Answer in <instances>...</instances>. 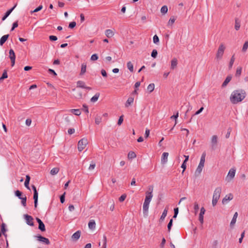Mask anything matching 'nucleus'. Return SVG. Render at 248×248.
I'll return each instance as SVG.
<instances>
[{"mask_svg":"<svg viewBox=\"0 0 248 248\" xmlns=\"http://www.w3.org/2000/svg\"><path fill=\"white\" fill-rule=\"evenodd\" d=\"M246 95V92L244 90H235L230 95V102L233 104H238L242 102L245 98Z\"/></svg>","mask_w":248,"mask_h":248,"instance_id":"obj_1","label":"nucleus"},{"mask_svg":"<svg viewBox=\"0 0 248 248\" xmlns=\"http://www.w3.org/2000/svg\"><path fill=\"white\" fill-rule=\"evenodd\" d=\"M153 190L152 187L150 191H147L145 193V198L143 204V214L144 217H147L148 215L149 204L153 197Z\"/></svg>","mask_w":248,"mask_h":248,"instance_id":"obj_2","label":"nucleus"},{"mask_svg":"<svg viewBox=\"0 0 248 248\" xmlns=\"http://www.w3.org/2000/svg\"><path fill=\"white\" fill-rule=\"evenodd\" d=\"M221 191L222 188L220 186L216 187L214 191L212 201L213 206L214 207L217 204L218 200L219 199L220 197Z\"/></svg>","mask_w":248,"mask_h":248,"instance_id":"obj_3","label":"nucleus"},{"mask_svg":"<svg viewBox=\"0 0 248 248\" xmlns=\"http://www.w3.org/2000/svg\"><path fill=\"white\" fill-rule=\"evenodd\" d=\"M226 46L223 43H221L218 46L216 54V59L217 60H221L223 56Z\"/></svg>","mask_w":248,"mask_h":248,"instance_id":"obj_4","label":"nucleus"},{"mask_svg":"<svg viewBox=\"0 0 248 248\" xmlns=\"http://www.w3.org/2000/svg\"><path fill=\"white\" fill-rule=\"evenodd\" d=\"M88 143V140L86 138H82L78 142V148L79 152H81Z\"/></svg>","mask_w":248,"mask_h":248,"instance_id":"obj_5","label":"nucleus"},{"mask_svg":"<svg viewBox=\"0 0 248 248\" xmlns=\"http://www.w3.org/2000/svg\"><path fill=\"white\" fill-rule=\"evenodd\" d=\"M236 170L234 168H232L229 171V172L226 177V179L228 181L232 180L235 176Z\"/></svg>","mask_w":248,"mask_h":248,"instance_id":"obj_6","label":"nucleus"},{"mask_svg":"<svg viewBox=\"0 0 248 248\" xmlns=\"http://www.w3.org/2000/svg\"><path fill=\"white\" fill-rule=\"evenodd\" d=\"M9 58L11 61V66H13L15 63L16 55L12 49H11L9 50Z\"/></svg>","mask_w":248,"mask_h":248,"instance_id":"obj_7","label":"nucleus"},{"mask_svg":"<svg viewBox=\"0 0 248 248\" xmlns=\"http://www.w3.org/2000/svg\"><path fill=\"white\" fill-rule=\"evenodd\" d=\"M205 212V209L203 207H202L200 209V213L199 216V220L200 223L202 224L204 220V215Z\"/></svg>","mask_w":248,"mask_h":248,"instance_id":"obj_8","label":"nucleus"},{"mask_svg":"<svg viewBox=\"0 0 248 248\" xmlns=\"http://www.w3.org/2000/svg\"><path fill=\"white\" fill-rule=\"evenodd\" d=\"M24 216L27 223L30 226H33L34 225V223L33 222V219L32 217L28 215H25Z\"/></svg>","mask_w":248,"mask_h":248,"instance_id":"obj_9","label":"nucleus"},{"mask_svg":"<svg viewBox=\"0 0 248 248\" xmlns=\"http://www.w3.org/2000/svg\"><path fill=\"white\" fill-rule=\"evenodd\" d=\"M36 219L39 224L38 229L40 230H41L42 232L45 231L46 228H45V224H44V223L42 221V220L40 218H39L38 217H37L36 218Z\"/></svg>","mask_w":248,"mask_h":248,"instance_id":"obj_10","label":"nucleus"},{"mask_svg":"<svg viewBox=\"0 0 248 248\" xmlns=\"http://www.w3.org/2000/svg\"><path fill=\"white\" fill-rule=\"evenodd\" d=\"M73 91L74 92L73 95L75 98H76L77 99H80L82 98V93L80 90L74 89Z\"/></svg>","mask_w":248,"mask_h":248,"instance_id":"obj_11","label":"nucleus"},{"mask_svg":"<svg viewBox=\"0 0 248 248\" xmlns=\"http://www.w3.org/2000/svg\"><path fill=\"white\" fill-rule=\"evenodd\" d=\"M77 87H79L83 89H86L89 90H91V88L89 87H87L85 85V83L84 82L82 81H78L77 82Z\"/></svg>","mask_w":248,"mask_h":248,"instance_id":"obj_12","label":"nucleus"},{"mask_svg":"<svg viewBox=\"0 0 248 248\" xmlns=\"http://www.w3.org/2000/svg\"><path fill=\"white\" fill-rule=\"evenodd\" d=\"M211 146L214 148L217 143V137L216 135H213L211 139Z\"/></svg>","mask_w":248,"mask_h":248,"instance_id":"obj_13","label":"nucleus"},{"mask_svg":"<svg viewBox=\"0 0 248 248\" xmlns=\"http://www.w3.org/2000/svg\"><path fill=\"white\" fill-rule=\"evenodd\" d=\"M237 217H238V213H237V212H235L234 213V214L233 215V217H232V218L231 221V223H230V227L232 228H233V227L236 223Z\"/></svg>","mask_w":248,"mask_h":248,"instance_id":"obj_14","label":"nucleus"},{"mask_svg":"<svg viewBox=\"0 0 248 248\" xmlns=\"http://www.w3.org/2000/svg\"><path fill=\"white\" fill-rule=\"evenodd\" d=\"M233 198V196L232 194L226 195L225 197L222 199V202L223 204H225L228 201L232 200Z\"/></svg>","mask_w":248,"mask_h":248,"instance_id":"obj_15","label":"nucleus"},{"mask_svg":"<svg viewBox=\"0 0 248 248\" xmlns=\"http://www.w3.org/2000/svg\"><path fill=\"white\" fill-rule=\"evenodd\" d=\"M80 236V232L78 231L75 232L71 237V238L73 241H77Z\"/></svg>","mask_w":248,"mask_h":248,"instance_id":"obj_16","label":"nucleus"},{"mask_svg":"<svg viewBox=\"0 0 248 248\" xmlns=\"http://www.w3.org/2000/svg\"><path fill=\"white\" fill-rule=\"evenodd\" d=\"M169 156V153L164 152L163 153L161 157V162L163 164H165L168 161V157Z\"/></svg>","mask_w":248,"mask_h":248,"instance_id":"obj_17","label":"nucleus"},{"mask_svg":"<svg viewBox=\"0 0 248 248\" xmlns=\"http://www.w3.org/2000/svg\"><path fill=\"white\" fill-rule=\"evenodd\" d=\"M232 76L231 75L228 76L226 77V78H225L224 82H223V83L222 84V87H226L227 85V84L230 82V81L232 79Z\"/></svg>","mask_w":248,"mask_h":248,"instance_id":"obj_18","label":"nucleus"},{"mask_svg":"<svg viewBox=\"0 0 248 248\" xmlns=\"http://www.w3.org/2000/svg\"><path fill=\"white\" fill-rule=\"evenodd\" d=\"M134 97H132V96L129 97L125 104V107H128L129 106L133 104V103L134 102Z\"/></svg>","mask_w":248,"mask_h":248,"instance_id":"obj_19","label":"nucleus"},{"mask_svg":"<svg viewBox=\"0 0 248 248\" xmlns=\"http://www.w3.org/2000/svg\"><path fill=\"white\" fill-rule=\"evenodd\" d=\"M204 164L199 163V164L195 171V173L196 174L199 175L201 173V172L202 170V169L204 167Z\"/></svg>","mask_w":248,"mask_h":248,"instance_id":"obj_20","label":"nucleus"},{"mask_svg":"<svg viewBox=\"0 0 248 248\" xmlns=\"http://www.w3.org/2000/svg\"><path fill=\"white\" fill-rule=\"evenodd\" d=\"M16 7V5L6 12L5 15L2 18V21H4L10 15Z\"/></svg>","mask_w":248,"mask_h":248,"instance_id":"obj_21","label":"nucleus"},{"mask_svg":"<svg viewBox=\"0 0 248 248\" xmlns=\"http://www.w3.org/2000/svg\"><path fill=\"white\" fill-rule=\"evenodd\" d=\"M9 36V34L4 35L0 39V45L2 46L7 41Z\"/></svg>","mask_w":248,"mask_h":248,"instance_id":"obj_22","label":"nucleus"},{"mask_svg":"<svg viewBox=\"0 0 248 248\" xmlns=\"http://www.w3.org/2000/svg\"><path fill=\"white\" fill-rule=\"evenodd\" d=\"M178 62L176 58H173L171 61L170 68L174 69L177 66Z\"/></svg>","mask_w":248,"mask_h":248,"instance_id":"obj_23","label":"nucleus"},{"mask_svg":"<svg viewBox=\"0 0 248 248\" xmlns=\"http://www.w3.org/2000/svg\"><path fill=\"white\" fill-rule=\"evenodd\" d=\"M30 176L29 175L26 176V179L24 183L25 186L28 189H30L29 187V183L30 181Z\"/></svg>","mask_w":248,"mask_h":248,"instance_id":"obj_24","label":"nucleus"},{"mask_svg":"<svg viewBox=\"0 0 248 248\" xmlns=\"http://www.w3.org/2000/svg\"><path fill=\"white\" fill-rule=\"evenodd\" d=\"M96 226L95 222L94 220H91L88 223V227L90 229H94Z\"/></svg>","mask_w":248,"mask_h":248,"instance_id":"obj_25","label":"nucleus"},{"mask_svg":"<svg viewBox=\"0 0 248 248\" xmlns=\"http://www.w3.org/2000/svg\"><path fill=\"white\" fill-rule=\"evenodd\" d=\"M69 111L77 116H79L81 114V111L79 109H71L69 110Z\"/></svg>","mask_w":248,"mask_h":248,"instance_id":"obj_26","label":"nucleus"},{"mask_svg":"<svg viewBox=\"0 0 248 248\" xmlns=\"http://www.w3.org/2000/svg\"><path fill=\"white\" fill-rule=\"evenodd\" d=\"M33 199L34 200V207L36 208L38 202V193L37 191H35L33 194Z\"/></svg>","mask_w":248,"mask_h":248,"instance_id":"obj_27","label":"nucleus"},{"mask_svg":"<svg viewBox=\"0 0 248 248\" xmlns=\"http://www.w3.org/2000/svg\"><path fill=\"white\" fill-rule=\"evenodd\" d=\"M105 34L108 37L110 38L113 36L114 32L111 30L108 29L105 31Z\"/></svg>","mask_w":248,"mask_h":248,"instance_id":"obj_28","label":"nucleus"},{"mask_svg":"<svg viewBox=\"0 0 248 248\" xmlns=\"http://www.w3.org/2000/svg\"><path fill=\"white\" fill-rule=\"evenodd\" d=\"M175 20H176V18L174 16H171L168 22V26H172Z\"/></svg>","mask_w":248,"mask_h":248,"instance_id":"obj_29","label":"nucleus"},{"mask_svg":"<svg viewBox=\"0 0 248 248\" xmlns=\"http://www.w3.org/2000/svg\"><path fill=\"white\" fill-rule=\"evenodd\" d=\"M86 71V64L85 63H82L81 64V71L80 74L81 75H84Z\"/></svg>","mask_w":248,"mask_h":248,"instance_id":"obj_30","label":"nucleus"},{"mask_svg":"<svg viewBox=\"0 0 248 248\" xmlns=\"http://www.w3.org/2000/svg\"><path fill=\"white\" fill-rule=\"evenodd\" d=\"M36 237L37 238V240L40 242H44L46 244V238L43 237L41 235L36 236Z\"/></svg>","mask_w":248,"mask_h":248,"instance_id":"obj_31","label":"nucleus"},{"mask_svg":"<svg viewBox=\"0 0 248 248\" xmlns=\"http://www.w3.org/2000/svg\"><path fill=\"white\" fill-rule=\"evenodd\" d=\"M73 115L72 114L68 115L65 114L64 116L65 121L68 123H70L72 118H73Z\"/></svg>","mask_w":248,"mask_h":248,"instance_id":"obj_32","label":"nucleus"},{"mask_svg":"<svg viewBox=\"0 0 248 248\" xmlns=\"http://www.w3.org/2000/svg\"><path fill=\"white\" fill-rule=\"evenodd\" d=\"M100 94L99 93H96L93 96L91 99V101L92 102H96L99 97Z\"/></svg>","mask_w":248,"mask_h":248,"instance_id":"obj_33","label":"nucleus"},{"mask_svg":"<svg viewBox=\"0 0 248 248\" xmlns=\"http://www.w3.org/2000/svg\"><path fill=\"white\" fill-rule=\"evenodd\" d=\"M127 67L131 72H133V71H134L133 65L131 62H128L127 63Z\"/></svg>","mask_w":248,"mask_h":248,"instance_id":"obj_34","label":"nucleus"},{"mask_svg":"<svg viewBox=\"0 0 248 248\" xmlns=\"http://www.w3.org/2000/svg\"><path fill=\"white\" fill-rule=\"evenodd\" d=\"M242 71V67H240H240H238L237 68V69H236V71L235 76L237 77H240V75H241Z\"/></svg>","mask_w":248,"mask_h":248,"instance_id":"obj_35","label":"nucleus"},{"mask_svg":"<svg viewBox=\"0 0 248 248\" xmlns=\"http://www.w3.org/2000/svg\"><path fill=\"white\" fill-rule=\"evenodd\" d=\"M155 89V84L154 83L150 84L147 87V90L150 93H152Z\"/></svg>","mask_w":248,"mask_h":248,"instance_id":"obj_36","label":"nucleus"},{"mask_svg":"<svg viewBox=\"0 0 248 248\" xmlns=\"http://www.w3.org/2000/svg\"><path fill=\"white\" fill-rule=\"evenodd\" d=\"M167 213H168V209L165 208L164 210V211L162 214V215L160 217V219L164 220L165 219V218L167 216Z\"/></svg>","mask_w":248,"mask_h":248,"instance_id":"obj_37","label":"nucleus"},{"mask_svg":"<svg viewBox=\"0 0 248 248\" xmlns=\"http://www.w3.org/2000/svg\"><path fill=\"white\" fill-rule=\"evenodd\" d=\"M59 169L58 168H53L51 170H50V173L52 175H55L57 173H58V172H59Z\"/></svg>","mask_w":248,"mask_h":248,"instance_id":"obj_38","label":"nucleus"},{"mask_svg":"<svg viewBox=\"0 0 248 248\" xmlns=\"http://www.w3.org/2000/svg\"><path fill=\"white\" fill-rule=\"evenodd\" d=\"M8 78V75L7 73V71L6 70H4L3 74L2 75V76L0 78V81H2L5 78Z\"/></svg>","mask_w":248,"mask_h":248,"instance_id":"obj_39","label":"nucleus"},{"mask_svg":"<svg viewBox=\"0 0 248 248\" xmlns=\"http://www.w3.org/2000/svg\"><path fill=\"white\" fill-rule=\"evenodd\" d=\"M136 157V155L134 152H130L128 154V157L130 159L134 158Z\"/></svg>","mask_w":248,"mask_h":248,"instance_id":"obj_40","label":"nucleus"},{"mask_svg":"<svg viewBox=\"0 0 248 248\" xmlns=\"http://www.w3.org/2000/svg\"><path fill=\"white\" fill-rule=\"evenodd\" d=\"M6 224L4 223H2L1 225V232L3 234H4V232H6Z\"/></svg>","mask_w":248,"mask_h":248,"instance_id":"obj_41","label":"nucleus"},{"mask_svg":"<svg viewBox=\"0 0 248 248\" xmlns=\"http://www.w3.org/2000/svg\"><path fill=\"white\" fill-rule=\"evenodd\" d=\"M102 122V118L100 116H97L95 118V123L99 124Z\"/></svg>","mask_w":248,"mask_h":248,"instance_id":"obj_42","label":"nucleus"},{"mask_svg":"<svg viewBox=\"0 0 248 248\" xmlns=\"http://www.w3.org/2000/svg\"><path fill=\"white\" fill-rule=\"evenodd\" d=\"M168 12V7L167 6H163L161 8V12L162 14H165Z\"/></svg>","mask_w":248,"mask_h":248,"instance_id":"obj_43","label":"nucleus"},{"mask_svg":"<svg viewBox=\"0 0 248 248\" xmlns=\"http://www.w3.org/2000/svg\"><path fill=\"white\" fill-rule=\"evenodd\" d=\"M205 153H203L201 156L200 163H202L204 164L205 160Z\"/></svg>","mask_w":248,"mask_h":248,"instance_id":"obj_44","label":"nucleus"},{"mask_svg":"<svg viewBox=\"0 0 248 248\" xmlns=\"http://www.w3.org/2000/svg\"><path fill=\"white\" fill-rule=\"evenodd\" d=\"M248 48V41H246L245 42V43L243 45V47H242V51L243 52H246Z\"/></svg>","mask_w":248,"mask_h":248,"instance_id":"obj_45","label":"nucleus"},{"mask_svg":"<svg viewBox=\"0 0 248 248\" xmlns=\"http://www.w3.org/2000/svg\"><path fill=\"white\" fill-rule=\"evenodd\" d=\"M20 199L21 200V203L22 204V205L25 207L26 206V200H27V198L26 197L25 195H24V196L23 197H22V198H20Z\"/></svg>","mask_w":248,"mask_h":248,"instance_id":"obj_46","label":"nucleus"},{"mask_svg":"<svg viewBox=\"0 0 248 248\" xmlns=\"http://www.w3.org/2000/svg\"><path fill=\"white\" fill-rule=\"evenodd\" d=\"M199 209V206L198 203L197 202H195L194 204V209L195 210V214H196L198 212Z\"/></svg>","mask_w":248,"mask_h":248,"instance_id":"obj_47","label":"nucleus"},{"mask_svg":"<svg viewBox=\"0 0 248 248\" xmlns=\"http://www.w3.org/2000/svg\"><path fill=\"white\" fill-rule=\"evenodd\" d=\"M159 41V38L157 35H155L153 37V42L155 44H157Z\"/></svg>","mask_w":248,"mask_h":248,"instance_id":"obj_48","label":"nucleus"},{"mask_svg":"<svg viewBox=\"0 0 248 248\" xmlns=\"http://www.w3.org/2000/svg\"><path fill=\"white\" fill-rule=\"evenodd\" d=\"M15 195L16 196L18 197V198L20 199V198H22L23 197H21V196L22 195V193L18 190L15 191Z\"/></svg>","mask_w":248,"mask_h":248,"instance_id":"obj_49","label":"nucleus"},{"mask_svg":"<svg viewBox=\"0 0 248 248\" xmlns=\"http://www.w3.org/2000/svg\"><path fill=\"white\" fill-rule=\"evenodd\" d=\"M240 23L237 20H236L235 22V26H234L235 29L236 30L238 31L240 29Z\"/></svg>","mask_w":248,"mask_h":248,"instance_id":"obj_50","label":"nucleus"},{"mask_svg":"<svg viewBox=\"0 0 248 248\" xmlns=\"http://www.w3.org/2000/svg\"><path fill=\"white\" fill-rule=\"evenodd\" d=\"M157 55V51L156 49H153L151 53V56L154 58H155Z\"/></svg>","mask_w":248,"mask_h":248,"instance_id":"obj_51","label":"nucleus"},{"mask_svg":"<svg viewBox=\"0 0 248 248\" xmlns=\"http://www.w3.org/2000/svg\"><path fill=\"white\" fill-rule=\"evenodd\" d=\"M107 237H106V235H104L103 236V247L104 248H107Z\"/></svg>","mask_w":248,"mask_h":248,"instance_id":"obj_52","label":"nucleus"},{"mask_svg":"<svg viewBox=\"0 0 248 248\" xmlns=\"http://www.w3.org/2000/svg\"><path fill=\"white\" fill-rule=\"evenodd\" d=\"M126 198V195L124 194L121 196V197L119 198V201L120 202H123L125 200Z\"/></svg>","mask_w":248,"mask_h":248,"instance_id":"obj_53","label":"nucleus"},{"mask_svg":"<svg viewBox=\"0 0 248 248\" xmlns=\"http://www.w3.org/2000/svg\"><path fill=\"white\" fill-rule=\"evenodd\" d=\"M234 60H235V58H234V55H233L231 59L230 63H229V67L230 68H231L232 67V65L233 64Z\"/></svg>","mask_w":248,"mask_h":248,"instance_id":"obj_54","label":"nucleus"},{"mask_svg":"<svg viewBox=\"0 0 248 248\" xmlns=\"http://www.w3.org/2000/svg\"><path fill=\"white\" fill-rule=\"evenodd\" d=\"M172 221H173L172 219H171L170 220V221H169V223H168V226H167V227H168V231H169V232H170V229H171V226H172Z\"/></svg>","mask_w":248,"mask_h":248,"instance_id":"obj_55","label":"nucleus"},{"mask_svg":"<svg viewBox=\"0 0 248 248\" xmlns=\"http://www.w3.org/2000/svg\"><path fill=\"white\" fill-rule=\"evenodd\" d=\"M98 59V57L96 54H93L91 57V60L96 61Z\"/></svg>","mask_w":248,"mask_h":248,"instance_id":"obj_56","label":"nucleus"},{"mask_svg":"<svg viewBox=\"0 0 248 248\" xmlns=\"http://www.w3.org/2000/svg\"><path fill=\"white\" fill-rule=\"evenodd\" d=\"M179 116V113L178 112H177L175 115H173L172 116H171V119H175V125L177 124V121L176 119L178 118Z\"/></svg>","mask_w":248,"mask_h":248,"instance_id":"obj_57","label":"nucleus"},{"mask_svg":"<svg viewBox=\"0 0 248 248\" xmlns=\"http://www.w3.org/2000/svg\"><path fill=\"white\" fill-rule=\"evenodd\" d=\"M76 25V23L75 21L71 22L69 24V28L70 29L74 28Z\"/></svg>","mask_w":248,"mask_h":248,"instance_id":"obj_58","label":"nucleus"},{"mask_svg":"<svg viewBox=\"0 0 248 248\" xmlns=\"http://www.w3.org/2000/svg\"><path fill=\"white\" fill-rule=\"evenodd\" d=\"M95 163L93 162L92 164H90L88 169L90 170H92L95 168Z\"/></svg>","mask_w":248,"mask_h":248,"instance_id":"obj_59","label":"nucleus"},{"mask_svg":"<svg viewBox=\"0 0 248 248\" xmlns=\"http://www.w3.org/2000/svg\"><path fill=\"white\" fill-rule=\"evenodd\" d=\"M124 121V119H123V116L122 115L120 117H119V119L118 120V124L119 125H120L122 124L123 123V122Z\"/></svg>","mask_w":248,"mask_h":248,"instance_id":"obj_60","label":"nucleus"},{"mask_svg":"<svg viewBox=\"0 0 248 248\" xmlns=\"http://www.w3.org/2000/svg\"><path fill=\"white\" fill-rule=\"evenodd\" d=\"M43 8L42 5L39 6L37 8L34 9L33 11H31V13L37 12L40 11Z\"/></svg>","mask_w":248,"mask_h":248,"instance_id":"obj_61","label":"nucleus"},{"mask_svg":"<svg viewBox=\"0 0 248 248\" xmlns=\"http://www.w3.org/2000/svg\"><path fill=\"white\" fill-rule=\"evenodd\" d=\"M245 231H244L243 232H242V233L241 234V237L239 239V243H242L243 239L244 238V237L245 236Z\"/></svg>","mask_w":248,"mask_h":248,"instance_id":"obj_62","label":"nucleus"},{"mask_svg":"<svg viewBox=\"0 0 248 248\" xmlns=\"http://www.w3.org/2000/svg\"><path fill=\"white\" fill-rule=\"evenodd\" d=\"M174 214L173 217L176 218L178 214V208L177 207V208H174Z\"/></svg>","mask_w":248,"mask_h":248,"instance_id":"obj_63","label":"nucleus"},{"mask_svg":"<svg viewBox=\"0 0 248 248\" xmlns=\"http://www.w3.org/2000/svg\"><path fill=\"white\" fill-rule=\"evenodd\" d=\"M82 109L86 113H88L89 112L88 108L85 105H83V109Z\"/></svg>","mask_w":248,"mask_h":248,"instance_id":"obj_64","label":"nucleus"}]
</instances>
